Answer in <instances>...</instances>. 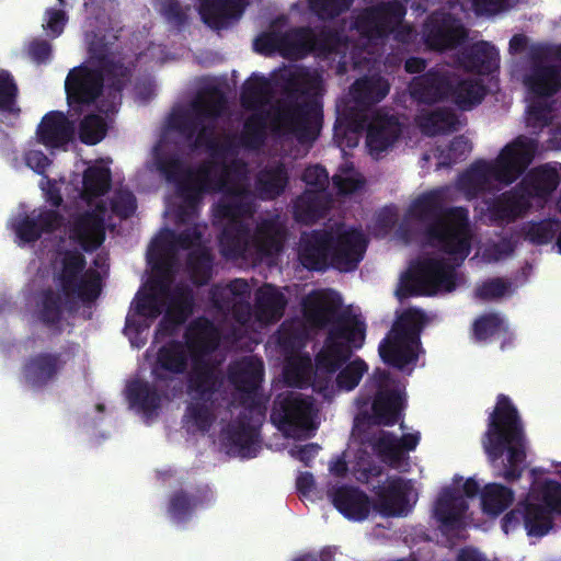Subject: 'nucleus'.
I'll return each mask as SVG.
<instances>
[{
	"instance_id": "1",
	"label": "nucleus",
	"mask_w": 561,
	"mask_h": 561,
	"mask_svg": "<svg viewBox=\"0 0 561 561\" xmlns=\"http://www.w3.org/2000/svg\"><path fill=\"white\" fill-rule=\"evenodd\" d=\"M409 215L423 225L425 243L448 255L455 265L444 257L417 261L398 293L399 297L453 291L457 287L456 267L465 262L472 250L474 233L469 209L465 206H446L443 192L432 190L412 201Z\"/></svg>"
},
{
	"instance_id": "2",
	"label": "nucleus",
	"mask_w": 561,
	"mask_h": 561,
	"mask_svg": "<svg viewBox=\"0 0 561 561\" xmlns=\"http://www.w3.org/2000/svg\"><path fill=\"white\" fill-rule=\"evenodd\" d=\"M117 41L113 34H87V64L70 69L65 80L70 106L91 105L105 91L104 112L117 111L135 69L133 62H125Z\"/></svg>"
},
{
	"instance_id": "3",
	"label": "nucleus",
	"mask_w": 561,
	"mask_h": 561,
	"mask_svg": "<svg viewBox=\"0 0 561 561\" xmlns=\"http://www.w3.org/2000/svg\"><path fill=\"white\" fill-rule=\"evenodd\" d=\"M304 314L317 329L328 328L317 363L322 367H336L334 362L344 360L365 344L366 324L356 316L340 311L341 299L333 293L313 291L304 299Z\"/></svg>"
},
{
	"instance_id": "4",
	"label": "nucleus",
	"mask_w": 561,
	"mask_h": 561,
	"mask_svg": "<svg viewBox=\"0 0 561 561\" xmlns=\"http://www.w3.org/2000/svg\"><path fill=\"white\" fill-rule=\"evenodd\" d=\"M282 80L284 96L274 106V124L300 144L316 141L323 125L320 78L306 69H297L283 75Z\"/></svg>"
},
{
	"instance_id": "5",
	"label": "nucleus",
	"mask_w": 561,
	"mask_h": 561,
	"mask_svg": "<svg viewBox=\"0 0 561 561\" xmlns=\"http://www.w3.org/2000/svg\"><path fill=\"white\" fill-rule=\"evenodd\" d=\"M481 443L495 478L507 483L522 478L526 469V435L518 410L506 394L497 396Z\"/></svg>"
},
{
	"instance_id": "6",
	"label": "nucleus",
	"mask_w": 561,
	"mask_h": 561,
	"mask_svg": "<svg viewBox=\"0 0 561 561\" xmlns=\"http://www.w3.org/2000/svg\"><path fill=\"white\" fill-rule=\"evenodd\" d=\"M187 352L185 345L176 340L159 347L151 364L152 382L137 378L126 386L130 407L151 417L161 408L163 400L170 401L182 394L184 383L180 376L188 373Z\"/></svg>"
},
{
	"instance_id": "7",
	"label": "nucleus",
	"mask_w": 561,
	"mask_h": 561,
	"mask_svg": "<svg viewBox=\"0 0 561 561\" xmlns=\"http://www.w3.org/2000/svg\"><path fill=\"white\" fill-rule=\"evenodd\" d=\"M537 140L519 136L506 145L492 161H476L458 180L459 187L470 197H477L488 190L491 181L503 184L515 182L533 162Z\"/></svg>"
},
{
	"instance_id": "8",
	"label": "nucleus",
	"mask_w": 561,
	"mask_h": 561,
	"mask_svg": "<svg viewBox=\"0 0 561 561\" xmlns=\"http://www.w3.org/2000/svg\"><path fill=\"white\" fill-rule=\"evenodd\" d=\"M225 94L217 88H206L191 103L192 111L173 112L168 121L169 128L187 140L194 139V147L205 146L211 157H224L230 142L219 141L214 136V126L204 124L206 118H218L226 107Z\"/></svg>"
},
{
	"instance_id": "9",
	"label": "nucleus",
	"mask_w": 561,
	"mask_h": 561,
	"mask_svg": "<svg viewBox=\"0 0 561 561\" xmlns=\"http://www.w3.org/2000/svg\"><path fill=\"white\" fill-rule=\"evenodd\" d=\"M184 340L191 357V368L186 374L190 387L208 392L215 383V377H225L221 369L206 358L218 348L220 333L211 320L198 317L187 325Z\"/></svg>"
},
{
	"instance_id": "10",
	"label": "nucleus",
	"mask_w": 561,
	"mask_h": 561,
	"mask_svg": "<svg viewBox=\"0 0 561 561\" xmlns=\"http://www.w3.org/2000/svg\"><path fill=\"white\" fill-rule=\"evenodd\" d=\"M424 322V312L414 308L404 310L398 317L378 346L379 356L386 365L409 375L413 371L419 359Z\"/></svg>"
},
{
	"instance_id": "11",
	"label": "nucleus",
	"mask_w": 561,
	"mask_h": 561,
	"mask_svg": "<svg viewBox=\"0 0 561 561\" xmlns=\"http://www.w3.org/2000/svg\"><path fill=\"white\" fill-rule=\"evenodd\" d=\"M157 168L168 182L175 184L183 203L195 209L205 194L206 183L215 169H218V163L204 162L194 171L185 168L178 156L167 154L157 158Z\"/></svg>"
},
{
	"instance_id": "12",
	"label": "nucleus",
	"mask_w": 561,
	"mask_h": 561,
	"mask_svg": "<svg viewBox=\"0 0 561 561\" xmlns=\"http://www.w3.org/2000/svg\"><path fill=\"white\" fill-rule=\"evenodd\" d=\"M230 169L228 164L218 163V169H215L206 183L205 194L209 192L222 194L215 207L217 217L227 221L251 218L255 213L253 194L247 186L230 180Z\"/></svg>"
},
{
	"instance_id": "13",
	"label": "nucleus",
	"mask_w": 561,
	"mask_h": 561,
	"mask_svg": "<svg viewBox=\"0 0 561 561\" xmlns=\"http://www.w3.org/2000/svg\"><path fill=\"white\" fill-rule=\"evenodd\" d=\"M85 256L78 250H66L60 260L57 282L62 295L77 297L83 304L96 300L102 290V278L96 270H85Z\"/></svg>"
},
{
	"instance_id": "14",
	"label": "nucleus",
	"mask_w": 561,
	"mask_h": 561,
	"mask_svg": "<svg viewBox=\"0 0 561 561\" xmlns=\"http://www.w3.org/2000/svg\"><path fill=\"white\" fill-rule=\"evenodd\" d=\"M346 129L366 130V144L371 153L379 154L391 147L401 135V124L394 115L377 111L369 119L367 113L350 111L345 115Z\"/></svg>"
},
{
	"instance_id": "15",
	"label": "nucleus",
	"mask_w": 561,
	"mask_h": 561,
	"mask_svg": "<svg viewBox=\"0 0 561 561\" xmlns=\"http://www.w3.org/2000/svg\"><path fill=\"white\" fill-rule=\"evenodd\" d=\"M407 8L397 0L380 2L364 9L354 20V28L367 39L388 37L402 22Z\"/></svg>"
},
{
	"instance_id": "16",
	"label": "nucleus",
	"mask_w": 561,
	"mask_h": 561,
	"mask_svg": "<svg viewBox=\"0 0 561 561\" xmlns=\"http://www.w3.org/2000/svg\"><path fill=\"white\" fill-rule=\"evenodd\" d=\"M520 525L524 526L529 537L541 538L553 528L554 520L549 510L540 503L531 502L527 496L507 512L501 520V528L506 535Z\"/></svg>"
},
{
	"instance_id": "17",
	"label": "nucleus",
	"mask_w": 561,
	"mask_h": 561,
	"mask_svg": "<svg viewBox=\"0 0 561 561\" xmlns=\"http://www.w3.org/2000/svg\"><path fill=\"white\" fill-rule=\"evenodd\" d=\"M313 402L297 392L278 394L274 400L271 420L284 432L307 430L311 424Z\"/></svg>"
},
{
	"instance_id": "18",
	"label": "nucleus",
	"mask_w": 561,
	"mask_h": 561,
	"mask_svg": "<svg viewBox=\"0 0 561 561\" xmlns=\"http://www.w3.org/2000/svg\"><path fill=\"white\" fill-rule=\"evenodd\" d=\"M467 37V30L451 13L433 12L423 25L424 43L432 50L454 49Z\"/></svg>"
},
{
	"instance_id": "19",
	"label": "nucleus",
	"mask_w": 561,
	"mask_h": 561,
	"mask_svg": "<svg viewBox=\"0 0 561 561\" xmlns=\"http://www.w3.org/2000/svg\"><path fill=\"white\" fill-rule=\"evenodd\" d=\"M453 82V70L446 66H436L414 77L409 90L413 100L434 104L449 98Z\"/></svg>"
},
{
	"instance_id": "20",
	"label": "nucleus",
	"mask_w": 561,
	"mask_h": 561,
	"mask_svg": "<svg viewBox=\"0 0 561 561\" xmlns=\"http://www.w3.org/2000/svg\"><path fill=\"white\" fill-rule=\"evenodd\" d=\"M66 364L67 359L62 353L39 352L24 360L21 374L27 386L43 389L58 378Z\"/></svg>"
},
{
	"instance_id": "21",
	"label": "nucleus",
	"mask_w": 561,
	"mask_h": 561,
	"mask_svg": "<svg viewBox=\"0 0 561 561\" xmlns=\"http://www.w3.org/2000/svg\"><path fill=\"white\" fill-rule=\"evenodd\" d=\"M367 241L359 229L343 230L336 236L333 233L331 264L340 272L355 271L363 260Z\"/></svg>"
},
{
	"instance_id": "22",
	"label": "nucleus",
	"mask_w": 561,
	"mask_h": 561,
	"mask_svg": "<svg viewBox=\"0 0 561 561\" xmlns=\"http://www.w3.org/2000/svg\"><path fill=\"white\" fill-rule=\"evenodd\" d=\"M390 84L381 76L363 77L357 79L350 89L354 106L346 105L339 113L334 129L337 134L339 125L345 124V115L350 111L366 113L370 106L379 103L389 93Z\"/></svg>"
},
{
	"instance_id": "23",
	"label": "nucleus",
	"mask_w": 561,
	"mask_h": 561,
	"mask_svg": "<svg viewBox=\"0 0 561 561\" xmlns=\"http://www.w3.org/2000/svg\"><path fill=\"white\" fill-rule=\"evenodd\" d=\"M225 382V377H215V383L211 389L201 392L190 387L188 376H186V393L191 398L187 404L184 417L197 431L206 433L210 430L215 422L214 404L217 400V393L220 391Z\"/></svg>"
},
{
	"instance_id": "24",
	"label": "nucleus",
	"mask_w": 561,
	"mask_h": 561,
	"mask_svg": "<svg viewBox=\"0 0 561 561\" xmlns=\"http://www.w3.org/2000/svg\"><path fill=\"white\" fill-rule=\"evenodd\" d=\"M333 232L316 229L302 233L298 256L300 263L309 271L323 272L330 267Z\"/></svg>"
},
{
	"instance_id": "25",
	"label": "nucleus",
	"mask_w": 561,
	"mask_h": 561,
	"mask_svg": "<svg viewBox=\"0 0 561 561\" xmlns=\"http://www.w3.org/2000/svg\"><path fill=\"white\" fill-rule=\"evenodd\" d=\"M169 307L158 325V330L169 335L178 327L184 324L193 314L195 308L194 290L187 284L179 283L168 296Z\"/></svg>"
},
{
	"instance_id": "26",
	"label": "nucleus",
	"mask_w": 561,
	"mask_h": 561,
	"mask_svg": "<svg viewBox=\"0 0 561 561\" xmlns=\"http://www.w3.org/2000/svg\"><path fill=\"white\" fill-rule=\"evenodd\" d=\"M70 239L83 251H95L105 240L104 217L96 210H84L72 217Z\"/></svg>"
},
{
	"instance_id": "27",
	"label": "nucleus",
	"mask_w": 561,
	"mask_h": 561,
	"mask_svg": "<svg viewBox=\"0 0 561 561\" xmlns=\"http://www.w3.org/2000/svg\"><path fill=\"white\" fill-rule=\"evenodd\" d=\"M287 238V228L279 215L261 218L252 231V249L262 256L279 254Z\"/></svg>"
},
{
	"instance_id": "28",
	"label": "nucleus",
	"mask_w": 561,
	"mask_h": 561,
	"mask_svg": "<svg viewBox=\"0 0 561 561\" xmlns=\"http://www.w3.org/2000/svg\"><path fill=\"white\" fill-rule=\"evenodd\" d=\"M213 501L214 493L207 484L197 485L192 492L180 489L171 494L168 513L176 523H185L198 507H204Z\"/></svg>"
},
{
	"instance_id": "29",
	"label": "nucleus",
	"mask_w": 561,
	"mask_h": 561,
	"mask_svg": "<svg viewBox=\"0 0 561 561\" xmlns=\"http://www.w3.org/2000/svg\"><path fill=\"white\" fill-rule=\"evenodd\" d=\"M334 507L347 519L365 520L371 508L368 495L357 486L343 484L329 492Z\"/></svg>"
},
{
	"instance_id": "30",
	"label": "nucleus",
	"mask_w": 561,
	"mask_h": 561,
	"mask_svg": "<svg viewBox=\"0 0 561 561\" xmlns=\"http://www.w3.org/2000/svg\"><path fill=\"white\" fill-rule=\"evenodd\" d=\"M409 491L401 477L392 478L386 485L375 488L377 501L374 508L386 517L401 516L407 512Z\"/></svg>"
},
{
	"instance_id": "31",
	"label": "nucleus",
	"mask_w": 561,
	"mask_h": 561,
	"mask_svg": "<svg viewBox=\"0 0 561 561\" xmlns=\"http://www.w3.org/2000/svg\"><path fill=\"white\" fill-rule=\"evenodd\" d=\"M243 11L244 0H202L199 5L203 22L215 31L239 21Z\"/></svg>"
},
{
	"instance_id": "32",
	"label": "nucleus",
	"mask_w": 561,
	"mask_h": 561,
	"mask_svg": "<svg viewBox=\"0 0 561 561\" xmlns=\"http://www.w3.org/2000/svg\"><path fill=\"white\" fill-rule=\"evenodd\" d=\"M458 62L468 72L491 75L499 69L500 56L495 46L481 41L462 48Z\"/></svg>"
},
{
	"instance_id": "33",
	"label": "nucleus",
	"mask_w": 561,
	"mask_h": 561,
	"mask_svg": "<svg viewBox=\"0 0 561 561\" xmlns=\"http://www.w3.org/2000/svg\"><path fill=\"white\" fill-rule=\"evenodd\" d=\"M561 178L550 164H541L531 169L518 183V190L526 198L548 199L558 188Z\"/></svg>"
},
{
	"instance_id": "34",
	"label": "nucleus",
	"mask_w": 561,
	"mask_h": 561,
	"mask_svg": "<svg viewBox=\"0 0 561 561\" xmlns=\"http://www.w3.org/2000/svg\"><path fill=\"white\" fill-rule=\"evenodd\" d=\"M73 133V123L60 111L45 114L36 129L38 141L47 148H59L68 144Z\"/></svg>"
},
{
	"instance_id": "35",
	"label": "nucleus",
	"mask_w": 561,
	"mask_h": 561,
	"mask_svg": "<svg viewBox=\"0 0 561 561\" xmlns=\"http://www.w3.org/2000/svg\"><path fill=\"white\" fill-rule=\"evenodd\" d=\"M221 254L227 259L244 257L252 250V230L244 220L227 221L219 236Z\"/></svg>"
},
{
	"instance_id": "36",
	"label": "nucleus",
	"mask_w": 561,
	"mask_h": 561,
	"mask_svg": "<svg viewBox=\"0 0 561 561\" xmlns=\"http://www.w3.org/2000/svg\"><path fill=\"white\" fill-rule=\"evenodd\" d=\"M468 507L466 499L459 491L446 488L435 503L434 516L443 528L456 530L461 526Z\"/></svg>"
},
{
	"instance_id": "37",
	"label": "nucleus",
	"mask_w": 561,
	"mask_h": 561,
	"mask_svg": "<svg viewBox=\"0 0 561 561\" xmlns=\"http://www.w3.org/2000/svg\"><path fill=\"white\" fill-rule=\"evenodd\" d=\"M528 207L529 201L526 198L525 194L518 190V186H516L491 199L488 205V213L490 220L493 222H513L520 217Z\"/></svg>"
},
{
	"instance_id": "38",
	"label": "nucleus",
	"mask_w": 561,
	"mask_h": 561,
	"mask_svg": "<svg viewBox=\"0 0 561 561\" xmlns=\"http://www.w3.org/2000/svg\"><path fill=\"white\" fill-rule=\"evenodd\" d=\"M287 305V297L273 284L266 283L255 293L254 312L259 322H278Z\"/></svg>"
},
{
	"instance_id": "39",
	"label": "nucleus",
	"mask_w": 561,
	"mask_h": 561,
	"mask_svg": "<svg viewBox=\"0 0 561 561\" xmlns=\"http://www.w3.org/2000/svg\"><path fill=\"white\" fill-rule=\"evenodd\" d=\"M524 83L533 96L551 98L561 89V70L556 65L534 64Z\"/></svg>"
},
{
	"instance_id": "40",
	"label": "nucleus",
	"mask_w": 561,
	"mask_h": 561,
	"mask_svg": "<svg viewBox=\"0 0 561 561\" xmlns=\"http://www.w3.org/2000/svg\"><path fill=\"white\" fill-rule=\"evenodd\" d=\"M289 183L288 171L284 163L268 165L260 170L255 176L254 190L262 201H274L285 192Z\"/></svg>"
},
{
	"instance_id": "41",
	"label": "nucleus",
	"mask_w": 561,
	"mask_h": 561,
	"mask_svg": "<svg viewBox=\"0 0 561 561\" xmlns=\"http://www.w3.org/2000/svg\"><path fill=\"white\" fill-rule=\"evenodd\" d=\"M329 202L327 194L307 188L294 201V219L301 225L316 224L327 216Z\"/></svg>"
},
{
	"instance_id": "42",
	"label": "nucleus",
	"mask_w": 561,
	"mask_h": 561,
	"mask_svg": "<svg viewBox=\"0 0 561 561\" xmlns=\"http://www.w3.org/2000/svg\"><path fill=\"white\" fill-rule=\"evenodd\" d=\"M264 365L261 359L247 357L229 367V381L240 392L251 394L261 386Z\"/></svg>"
},
{
	"instance_id": "43",
	"label": "nucleus",
	"mask_w": 561,
	"mask_h": 561,
	"mask_svg": "<svg viewBox=\"0 0 561 561\" xmlns=\"http://www.w3.org/2000/svg\"><path fill=\"white\" fill-rule=\"evenodd\" d=\"M404 408L405 398L396 389L378 390L371 405L376 422L383 426L397 424Z\"/></svg>"
},
{
	"instance_id": "44",
	"label": "nucleus",
	"mask_w": 561,
	"mask_h": 561,
	"mask_svg": "<svg viewBox=\"0 0 561 561\" xmlns=\"http://www.w3.org/2000/svg\"><path fill=\"white\" fill-rule=\"evenodd\" d=\"M420 434H404L398 438L394 434L383 432L375 444L376 450L391 465H399L405 451H412L420 442Z\"/></svg>"
},
{
	"instance_id": "45",
	"label": "nucleus",
	"mask_w": 561,
	"mask_h": 561,
	"mask_svg": "<svg viewBox=\"0 0 561 561\" xmlns=\"http://www.w3.org/2000/svg\"><path fill=\"white\" fill-rule=\"evenodd\" d=\"M202 237V231L197 226L185 228L179 233L167 229L152 241L150 250L162 255L163 253H173L178 249L190 250L201 242Z\"/></svg>"
},
{
	"instance_id": "46",
	"label": "nucleus",
	"mask_w": 561,
	"mask_h": 561,
	"mask_svg": "<svg viewBox=\"0 0 561 561\" xmlns=\"http://www.w3.org/2000/svg\"><path fill=\"white\" fill-rule=\"evenodd\" d=\"M453 81L449 98L462 111L480 104L486 94L485 85L479 79H460L453 71Z\"/></svg>"
},
{
	"instance_id": "47",
	"label": "nucleus",
	"mask_w": 561,
	"mask_h": 561,
	"mask_svg": "<svg viewBox=\"0 0 561 561\" xmlns=\"http://www.w3.org/2000/svg\"><path fill=\"white\" fill-rule=\"evenodd\" d=\"M272 94L270 80L264 76L253 73L242 84L240 102L247 111H256L270 102Z\"/></svg>"
},
{
	"instance_id": "48",
	"label": "nucleus",
	"mask_w": 561,
	"mask_h": 561,
	"mask_svg": "<svg viewBox=\"0 0 561 561\" xmlns=\"http://www.w3.org/2000/svg\"><path fill=\"white\" fill-rule=\"evenodd\" d=\"M514 491L501 483L492 482L484 485L481 491V506L484 514L497 517L514 502Z\"/></svg>"
},
{
	"instance_id": "49",
	"label": "nucleus",
	"mask_w": 561,
	"mask_h": 561,
	"mask_svg": "<svg viewBox=\"0 0 561 561\" xmlns=\"http://www.w3.org/2000/svg\"><path fill=\"white\" fill-rule=\"evenodd\" d=\"M214 260L211 250L204 245H198L188 252L186 266L190 278L195 286L207 285L211 279Z\"/></svg>"
},
{
	"instance_id": "50",
	"label": "nucleus",
	"mask_w": 561,
	"mask_h": 561,
	"mask_svg": "<svg viewBox=\"0 0 561 561\" xmlns=\"http://www.w3.org/2000/svg\"><path fill=\"white\" fill-rule=\"evenodd\" d=\"M39 321L47 328H59L64 317V299L61 294L48 287L43 289L37 301Z\"/></svg>"
},
{
	"instance_id": "51",
	"label": "nucleus",
	"mask_w": 561,
	"mask_h": 561,
	"mask_svg": "<svg viewBox=\"0 0 561 561\" xmlns=\"http://www.w3.org/2000/svg\"><path fill=\"white\" fill-rule=\"evenodd\" d=\"M314 31L309 26L294 27L283 33L284 56L301 58L314 51Z\"/></svg>"
},
{
	"instance_id": "52",
	"label": "nucleus",
	"mask_w": 561,
	"mask_h": 561,
	"mask_svg": "<svg viewBox=\"0 0 561 561\" xmlns=\"http://www.w3.org/2000/svg\"><path fill=\"white\" fill-rule=\"evenodd\" d=\"M149 263L152 265L154 275L148 283V289L150 293H156L159 299L162 297L168 298L172 291V275L170 272L169 260L165 259L161 253L149 250L148 253Z\"/></svg>"
},
{
	"instance_id": "53",
	"label": "nucleus",
	"mask_w": 561,
	"mask_h": 561,
	"mask_svg": "<svg viewBox=\"0 0 561 561\" xmlns=\"http://www.w3.org/2000/svg\"><path fill=\"white\" fill-rule=\"evenodd\" d=\"M268 117V112L260 108L245 118L240 136L244 147L254 149L264 142Z\"/></svg>"
},
{
	"instance_id": "54",
	"label": "nucleus",
	"mask_w": 561,
	"mask_h": 561,
	"mask_svg": "<svg viewBox=\"0 0 561 561\" xmlns=\"http://www.w3.org/2000/svg\"><path fill=\"white\" fill-rule=\"evenodd\" d=\"M458 117L448 108H438L420 119V127L428 136L451 133L457 129Z\"/></svg>"
},
{
	"instance_id": "55",
	"label": "nucleus",
	"mask_w": 561,
	"mask_h": 561,
	"mask_svg": "<svg viewBox=\"0 0 561 561\" xmlns=\"http://www.w3.org/2000/svg\"><path fill=\"white\" fill-rule=\"evenodd\" d=\"M83 192L87 197H100L105 195L112 184V175L108 168L92 165L83 172Z\"/></svg>"
},
{
	"instance_id": "56",
	"label": "nucleus",
	"mask_w": 561,
	"mask_h": 561,
	"mask_svg": "<svg viewBox=\"0 0 561 561\" xmlns=\"http://www.w3.org/2000/svg\"><path fill=\"white\" fill-rule=\"evenodd\" d=\"M368 365L360 358L347 360L339 370L335 378L336 387L340 390L352 391L360 382L363 376L367 373Z\"/></svg>"
},
{
	"instance_id": "57",
	"label": "nucleus",
	"mask_w": 561,
	"mask_h": 561,
	"mask_svg": "<svg viewBox=\"0 0 561 561\" xmlns=\"http://www.w3.org/2000/svg\"><path fill=\"white\" fill-rule=\"evenodd\" d=\"M251 288L245 279L234 278L226 286L214 285L209 290V300L211 304L224 302L228 300L250 299Z\"/></svg>"
},
{
	"instance_id": "58",
	"label": "nucleus",
	"mask_w": 561,
	"mask_h": 561,
	"mask_svg": "<svg viewBox=\"0 0 561 561\" xmlns=\"http://www.w3.org/2000/svg\"><path fill=\"white\" fill-rule=\"evenodd\" d=\"M19 88L12 73L0 68V112L19 115Z\"/></svg>"
},
{
	"instance_id": "59",
	"label": "nucleus",
	"mask_w": 561,
	"mask_h": 561,
	"mask_svg": "<svg viewBox=\"0 0 561 561\" xmlns=\"http://www.w3.org/2000/svg\"><path fill=\"white\" fill-rule=\"evenodd\" d=\"M256 436L255 427L245 422H239L229 426L226 438L231 446L239 449L242 456H250V449Z\"/></svg>"
},
{
	"instance_id": "60",
	"label": "nucleus",
	"mask_w": 561,
	"mask_h": 561,
	"mask_svg": "<svg viewBox=\"0 0 561 561\" xmlns=\"http://www.w3.org/2000/svg\"><path fill=\"white\" fill-rule=\"evenodd\" d=\"M106 131V123L98 114L85 115L79 125V138L81 142L88 146H94L102 141Z\"/></svg>"
},
{
	"instance_id": "61",
	"label": "nucleus",
	"mask_w": 561,
	"mask_h": 561,
	"mask_svg": "<svg viewBox=\"0 0 561 561\" xmlns=\"http://www.w3.org/2000/svg\"><path fill=\"white\" fill-rule=\"evenodd\" d=\"M471 151V144L465 136H456L449 145L439 149L437 154L439 168H450L451 165L460 162L467 158Z\"/></svg>"
},
{
	"instance_id": "62",
	"label": "nucleus",
	"mask_w": 561,
	"mask_h": 561,
	"mask_svg": "<svg viewBox=\"0 0 561 561\" xmlns=\"http://www.w3.org/2000/svg\"><path fill=\"white\" fill-rule=\"evenodd\" d=\"M353 354H350L344 360L334 362L333 364L336 366L334 368L327 366L322 367L317 363V355L314 356V366L316 370L312 373L310 386L313 391L322 394L324 398L330 397L332 393V377L337 370L348 360L351 359Z\"/></svg>"
},
{
	"instance_id": "63",
	"label": "nucleus",
	"mask_w": 561,
	"mask_h": 561,
	"mask_svg": "<svg viewBox=\"0 0 561 561\" xmlns=\"http://www.w3.org/2000/svg\"><path fill=\"white\" fill-rule=\"evenodd\" d=\"M558 221L545 219L530 221L523 228L524 237L530 243L543 245L550 243L557 234Z\"/></svg>"
},
{
	"instance_id": "64",
	"label": "nucleus",
	"mask_w": 561,
	"mask_h": 561,
	"mask_svg": "<svg viewBox=\"0 0 561 561\" xmlns=\"http://www.w3.org/2000/svg\"><path fill=\"white\" fill-rule=\"evenodd\" d=\"M540 501L549 513L553 515H561V483L548 479L539 488Z\"/></svg>"
}]
</instances>
